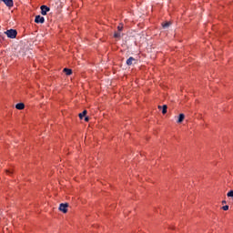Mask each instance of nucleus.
Segmentation results:
<instances>
[{
  "label": "nucleus",
  "instance_id": "2eb2a0df",
  "mask_svg": "<svg viewBox=\"0 0 233 233\" xmlns=\"http://www.w3.org/2000/svg\"><path fill=\"white\" fill-rule=\"evenodd\" d=\"M227 196L228 198H233V190L228 192Z\"/></svg>",
  "mask_w": 233,
  "mask_h": 233
},
{
  "label": "nucleus",
  "instance_id": "4468645a",
  "mask_svg": "<svg viewBox=\"0 0 233 233\" xmlns=\"http://www.w3.org/2000/svg\"><path fill=\"white\" fill-rule=\"evenodd\" d=\"M117 30H118V32H122V31H123V24H120V25L117 26Z\"/></svg>",
  "mask_w": 233,
  "mask_h": 233
},
{
  "label": "nucleus",
  "instance_id": "f8f14e48",
  "mask_svg": "<svg viewBox=\"0 0 233 233\" xmlns=\"http://www.w3.org/2000/svg\"><path fill=\"white\" fill-rule=\"evenodd\" d=\"M79 118L83 119L85 117V116H86V110H84L82 113H80L79 115Z\"/></svg>",
  "mask_w": 233,
  "mask_h": 233
},
{
  "label": "nucleus",
  "instance_id": "6e6552de",
  "mask_svg": "<svg viewBox=\"0 0 233 233\" xmlns=\"http://www.w3.org/2000/svg\"><path fill=\"white\" fill-rule=\"evenodd\" d=\"M184 120H185V114H180L178 116V119H177V123H183Z\"/></svg>",
  "mask_w": 233,
  "mask_h": 233
},
{
  "label": "nucleus",
  "instance_id": "f257e3e1",
  "mask_svg": "<svg viewBox=\"0 0 233 233\" xmlns=\"http://www.w3.org/2000/svg\"><path fill=\"white\" fill-rule=\"evenodd\" d=\"M5 34L9 39H15V37H17V30L15 29H9L5 31Z\"/></svg>",
  "mask_w": 233,
  "mask_h": 233
},
{
  "label": "nucleus",
  "instance_id": "9b49d317",
  "mask_svg": "<svg viewBox=\"0 0 233 233\" xmlns=\"http://www.w3.org/2000/svg\"><path fill=\"white\" fill-rule=\"evenodd\" d=\"M66 76H72V69L64 68Z\"/></svg>",
  "mask_w": 233,
  "mask_h": 233
},
{
  "label": "nucleus",
  "instance_id": "0eeeda50",
  "mask_svg": "<svg viewBox=\"0 0 233 233\" xmlns=\"http://www.w3.org/2000/svg\"><path fill=\"white\" fill-rule=\"evenodd\" d=\"M15 108H16L17 110H23V109L25 108V104H23V103H18V104L15 105Z\"/></svg>",
  "mask_w": 233,
  "mask_h": 233
},
{
  "label": "nucleus",
  "instance_id": "423d86ee",
  "mask_svg": "<svg viewBox=\"0 0 233 233\" xmlns=\"http://www.w3.org/2000/svg\"><path fill=\"white\" fill-rule=\"evenodd\" d=\"M127 66H132V65H134V63H136V58H134L133 56H130L127 60Z\"/></svg>",
  "mask_w": 233,
  "mask_h": 233
},
{
  "label": "nucleus",
  "instance_id": "39448f33",
  "mask_svg": "<svg viewBox=\"0 0 233 233\" xmlns=\"http://www.w3.org/2000/svg\"><path fill=\"white\" fill-rule=\"evenodd\" d=\"M5 5L8 6V8H12L14 6V0H1Z\"/></svg>",
  "mask_w": 233,
  "mask_h": 233
},
{
  "label": "nucleus",
  "instance_id": "dca6fc26",
  "mask_svg": "<svg viewBox=\"0 0 233 233\" xmlns=\"http://www.w3.org/2000/svg\"><path fill=\"white\" fill-rule=\"evenodd\" d=\"M222 209H224V210H228V206H224V207H222Z\"/></svg>",
  "mask_w": 233,
  "mask_h": 233
},
{
  "label": "nucleus",
  "instance_id": "1a4fd4ad",
  "mask_svg": "<svg viewBox=\"0 0 233 233\" xmlns=\"http://www.w3.org/2000/svg\"><path fill=\"white\" fill-rule=\"evenodd\" d=\"M158 108L159 109L162 108V114H167V110L168 106H167V105H164L163 106H158Z\"/></svg>",
  "mask_w": 233,
  "mask_h": 233
},
{
  "label": "nucleus",
  "instance_id": "ddd939ff",
  "mask_svg": "<svg viewBox=\"0 0 233 233\" xmlns=\"http://www.w3.org/2000/svg\"><path fill=\"white\" fill-rule=\"evenodd\" d=\"M170 25H172V23L166 22V23L162 24V26H163V28H168V26H170Z\"/></svg>",
  "mask_w": 233,
  "mask_h": 233
},
{
  "label": "nucleus",
  "instance_id": "f3484780",
  "mask_svg": "<svg viewBox=\"0 0 233 233\" xmlns=\"http://www.w3.org/2000/svg\"><path fill=\"white\" fill-rule=\"evenodd\" d=\"M85 121L87 123V121H90V118L88 116H86Z\"/></svg>",
  "mask_w": 233,
  "mask_h": 233
},
{
  "label": "nucleus",
  "instance_id": "6ab92c4d",
  "mask_svg": "<svg viewBox=\"0 0 233 233\" xmlns=\"http://www.w3.org/2000/svg\"><path fill=\"white\" fill-rule=\"evenodd\" d=\"M222 203H223V205H225V203H227V201H226V200H223Z\"/></svg>",
  "mask_w": 233,
  "mask_h": 233
},
{
  "label": "nucleus",
  "instance_id": "20e7f679",
  "mask_svg": "<svg viewBox=\"0 0 233 233\" xmlns=\"http://www.w3.org/2000/svg\"><path fill=\"white\" fill-rule=\"evenodd\" d=\"M35 23H37V24L40 23L41 25H43V23H45V17L41 15H36L35 18Z\"/></svg>",
  "mask_w": 233,
  "mask_h": 233
},
{
  "label": "nucleus",
  "instance_id": "a211bd4d",
  "mask_svg": "<svg viewBox=\"0 0 233 233\" xmlns=\"http://www.w3.org/2000/svg\"><path fill=\"white\" fill-rule=\"evenodd\" d=\"M6 174H12V171L6 170Z\"/></svg>",
  "mask_w": 233,
  "mask_h": 233
},
{
  "label": "nucleus",
  "instance_id": "7ed1b4c3",
  "mask_svg": "<svg viewBox=\"0 0 233 233\" xmlns=\"http://www.w3.org/2000/svg\"><path fill=\"white\" fill-rule=\"evenodd\" d=\"M40 9H41L42 15H46V13L50 12V7L46 5H41Z\"/></svg>",
  "mask_w": 233,
  "mask_h": 233
},
{
  "label": "nucleus",
  "instance_id": "9d476101",
  "mask_svg": "<svg viewBox=\"0 0 233 233\" xmlns=\"http://www.w3.org/2000/svg\"><path fill=\"white\" fill-rule=\"evenodd\" d=\"M114 37L116 39H120L121 38V31L115 32Z\"/></svg>",
  "mask_w": 233,
  "mask_h": 233
},
{
  "label": "nucleus",
  "instance_id": "f03ea898",
  "mask_svg": "<svg viewBox=\"0 0 233 233\" xmlns=\"http://www.w3.org/2000/svg\"><path fill=\"white\" fill-rule=\"evenodd\" d=\"M59 210H60V212H63L64 214H66V212H68V203L60 204Z\"/></svg>",
  "mask_w": 233,
  "mask_h": 233
}]
</instances>
